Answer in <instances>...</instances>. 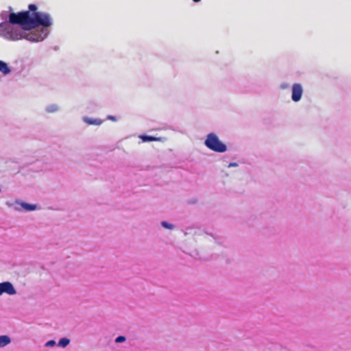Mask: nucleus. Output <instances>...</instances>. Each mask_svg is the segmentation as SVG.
Wrapping results in <instances>:
<instances>
[{
  "label": "nucleus",
  "instance_id": "obj_1",
  "mask_svg": "<svg viewBox=\"0 0 351 351\" xmlns=\"http://www.w3.org/2000/svg\"><path fill=\"white\" fill-rule=\"evenodd\" d=\"M29 10L11 12L9 14V23L12 25H23L25 29L36 28L39 26L45 27L52 25L51 19L48 13L36 12L38 8L35 4H29Z\"/></svg>",
  "mask_w": 351,
  "mask_h": 351
},
{
  "label": "nucleus",
  "instance_id": "obj_2",
  "mask_svg": "<svg viewBox=\"0 0 351 351\" xmlns=\"http://www.w3.org/2000/svg\"><path fill=\"white\" fill-rule=\"evenodd\" d=\"M11 25L9 21L0 23V36L12 40H18L23 38V36L21 31Z\"/></svg>",
  "mask_w": 351,
  "mask_h": 351
},
{
  "label": "nucleus",
  "instance_id": "obj_3",
  "mask_svg": "<svg viewBox=\"0 0 351 351\" xmlns=\"http://www.w3.org/2000/svg\"><path fill=\"white\" fill-rule=\"evenodd\" d=\"M204 143L208 149L216 152L222 153L227 150L226 145L220 141L215 133L208 134Z\"/></svg>",
  "mask_w": 351,
  "mask_h": 351
},
{
  "label": "nucleus",
  "instance_id": "obj_4",
  "mask_svg": "<svg viewBox=\"0 0 351 351\" xmlns=\"http://www.w3.org/2000/svg\"><path fill=\"white\" fill-rule=\"evenodd\" d=\"M3 293L14 295L16 293V291L11 282H3L0 283V295Z\"/></svg>",
  "mask_w": 351,
  "mask_h": 351
},
{
  "label": "nucleus",
  "instance_id": "obj_5",
  "mask_svg": "<svg viewBox=\"0 0 351 351\" xmlns=\"http://www.w3.org/2000/svg\"><path fill=\"white\" fill-rule=\"evenodd\" d=\"M302 87L299 84H294L292 86L291 98L293 101L297 102L300 100L302 95Z\"/></svg>",
  "mask_w": 351,
  "mask_h": 351
},
{
  "label": "nucleus",
  "instance_id": "obj_6",
  "mask_svg": "<svg viewBox=\"0 0 351 351\" xmlns=\"http://www.w3.org/2000/svg\"><path fill=\"white\" fill-rule=\"evenodd\" d=\"M23 38H25L27 40L33 41V42H38L43 40L44 39V36L39 32L38 33H29L27 34L26 36H23Z\"/></svg>",
  "mask_w": 351,
  "mask_h": 351
},
{
  "label": "nucleus",
  "instance_id": "obj_7",
  "mask_svg": "<svg viewBox=\"0 0 351 351\" xmlns=\"http://www.w3.org/2000/svg\"><path fill=\"white\" fill-rule=\"evenodd\" d=\"M139 137L143 142L160 141L161 140V138L148 135H141Z\"/></svg>",
  "mask_w": 351,
  "mask_h": 351
},
{
  "label": "nucleus",
  "instance_id": "obj_8",
  "mask_svg": "<svg viewBox=\"0 0 351 351\" xmlns=\"http://www.w3.org/2000/svg\"><path fill=\"white\" fill-rule=\"evenodd\" d=\"M10 69L8 64L2 60H0V72L3 75H8L10 73Z\"/></svg>",
  "mask_w": 351,
  "mask_h": 351
},
{
  "label": "nucleus",
  "instance_id": "obj_9",
  "mask_svg": "<svg viewBox=\"0 0 351 351\" xmlns=\"http://www.w3.org/2000/svg\"><path fill=\"white\" fill-rule=\"evenodd\" d=\"M11 342L10 338L7 335L0 336V348L8 345Z\"/></svg>",
  "mask_w": 351,
  "mask_h": 351
},
{
  "label": "nucleus",
  "instance_id": "obj_10",
  "mask_svg": "<svg viewBox=\"0 0 351 351\" xmlns=\"http://www.w3.org/2000/svg\"><path fill=\"white\" fill-rule=\"evenodd\" d=\"M21 206L23 208H24L26 210H34L36 208V206L34 204H29L27 203H21Z\"/></svg>",
  "mask_w": 351,
  "mask_h": 351
},
{
  "label": "nucleus",
  "instance_id": "obj_11",
  "mask_svg": "<svg viewBox=\"0 0 351 351\" xmlns=\"http://www.w3.org/2000/svg\"><path fill=\"white\" fill-rule=\"evenodd\" d=\"M69 342L70 341L69 339L62 338L58 342V346L64 348L69 345Z\"/></svg>",
  "mask_w": 351,
  "mask_h": 351
},
{
  "label": "nucleus",
  "instance_id": "obj_12",
  "mask_svg": "<svg viewBox=\"0 0 351 351\" xmlns=\"http://www.w3.org/2000/svg\"><path fill=\"white\" fill-rule=\"evenodd\" d=\"M162 226L166 228H168V229H173V226L172 224H170L169 223H167V221H162Z\"/></svg>",
  "mask_w": 351,
  "mask_h": 351
},
{
  "label": "nucleus",
  "instance_id": "obj_13",
  "mask_svg": "<svg viewBox=\"0 0 351 351\" xmlns=\"http://www.w3.org/2000/svg\"><path fill=\"white\" fill-rule=\"evenodd\" d=\"M125 341V337L123 336H119L116 338L115 342L121 343Z\"/></svg>",
  "mask_w": 351,
  "mask_h": 351
},
{
  "label": "nucleus",
  "instance_id": "obj_14",
  "mask_svg": "<svg viewBox=\"0 0 351 351\" xmlns=\"http://www.w3.org/2000/svg\"><path fill=\"white\" fill-rule=\"evenodd\" d=\"M56 344L55 341L51 340L46 343V346H53Z\"/></svg>",
  "mask_w": 351,
  "mask_h": 351
},
{
  "label": "nucleus",
  "instance_id": "obj_15",
  "mask_svg": "<svg viewBox=\"0 0 351 351\" xmlns=\"http://www.w3.org/2000/svg\"><path fill=\"white\" fill-rule=\"evenodd\" d=\"M237 165L236 163H231V164H230V165H229V166H230H230L235 167V166H237Z\"/></svg>",
  "mask_w": 351,
  "mask_h": 351
},
{
  "label": "nucleus",
  "instance_id": "obj_16",
  "mask_svg": "<svg viewBox=\"0 0 351 351\" xmlns=\"http://www.w3.org/2000/svg\"><path fill=\"white\" fill-rule=\"evenodd\" d=\"M110 119H112V120H115V118L113 117H110Z\"/></svg>",
  "mask_w": 351,
  "mask_h": 351
},
{
  "label": "nucleus",
  "instance_id": "obj_17",
  "mask_svg": "<svg viewBox=\"0 0 351 351\" xmlns=\"http://www.w3.org/2000/svg\"><path fill=\"white\" fill-rule=\"evenodd\" d=\"M194 2H199L201 0H193Z\"/></svg>",
  "mask_w": 351,
  "mask_h": 351
},
{
  "label": "nucleus",
  "instance_id": "obj_18",
  "mask_svg": "<svg viewBox=\"0 0 351 351\" xmlns=\"http://www.w3.org/2000/svg\"><path fill=\"white\" fill-rule=\"evenodd\" d=\"M88 123H94V122H93V121H89Z\"/></svg>",
  "mask_w": 351,
  "mask_h": 351
}]
</instances>
